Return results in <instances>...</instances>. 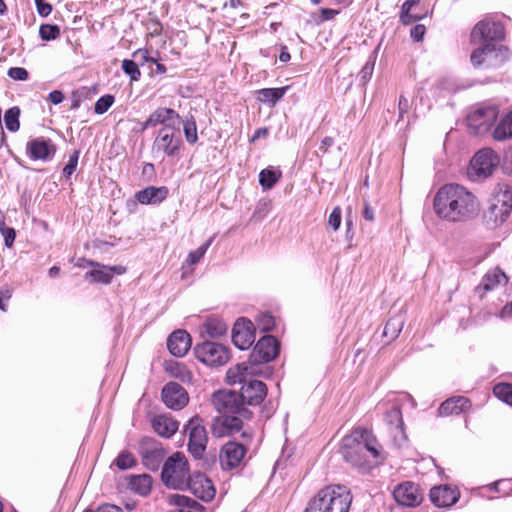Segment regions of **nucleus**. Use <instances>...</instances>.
<instances>
[{"label":"nucleus","instance_id":"nucleus-1","mask_svg":"<svg viewBox=\"0 0 512 512\" xmlns=\"http://www.w3.org/2000/svg\"><path fill=\"white\" fill-rule=\"evenodd\" d=\"M435 214L448 222H462L473 218L480 211V202L466 187L446 184L434 196Z\"/></svg>","mask_w":512,"mask_h":512},{"label":"nucleus","instance_id":"nucleus-2","mask_svg":"<svg viewBox=\"0 0 512 512\" xmlns=\"http://www.w3.org/2000/svg\"><path fill=\"white\" fill-rule=\"evenodd\" d=\"M343 455L356 466L377 464L384 459L381 446L371 432L364 428H357L344 438Z\"/></svg>","mask_w":512,"mask_h":512},{"label":"nucleus","instance_id":"nucleus-3","mask_svg":"<svg viewBox=\"0 0 512 512\" xmlns=\"http://www.w3.org/2000/svg\"><path fill=\"white\" fill-rule=\"evenodd\" d=\"M279 352V342L273 336L262 337L255 345L249 359L236 364L226 373L227 383L230 385L246 380L248 376L260 373L259 364L273 360Z\"/></svg>","mask_w":512,"mask_h":512},{"label":"nucleus","instance_id":"nucleus-4","mask_svg":"<svg viewBox=\"0 0 512 512\" xmlns=\"http://www.w3.org/2000/svg\"><path fill=\"white\" fill-rule=\"evenodd\" d=\"M352 501L353 496L348 487L328 485L309 501L305 512H349Z\"/></svg>","mask_w":512,"mask_h":512},{"label":"nucleus","instance_id":"nucleus-5","mask_svg":"<svg viewBox=\"0 0 512 512\" xmlns=\"http://www.w3.org/2000/svg\"><path fill=\"white\" fill-rule=\"evenodd\" d=\"M163 483L172 489L186 488L190 479L188 462L184 455L175 453L164 463L161 473Z\"/></svg>","mask_w":512,"mask_h":512},{"label":"nucleus","instance_id":"nucleus-6","mask_svg":"<svg viewBox=\"0 0 512 512\" xmlns=\"http://www.w3.org/2000/svg\"><path fill=\"white\" fill-rule=\"evenodd\" d=\"M212 433L216 437L234 436L240 434L244 443H249L253 437V430L245 425L237 416L222 415L214 419Z\"/></svg>","mask_w":512,"mask_h":512},{"label":"nucleus","instance_id":"nucleus-7","mask_svg":"<svg viewBox=\"0 0 512 512\" xmlns=\"http://www.w3.org/2000/svg\"><path fill=\"white\" fill-rule=\"evenodd\" d=\"M512 210V190L507 184H499L494 191L487 217L496 225L502 224Z\"/></svg>","mask_w":512,"mask_h":512},{"label":"nucleus","instance_id":"nucleus-8","mask_svg":"<svg viewBox=\"0 0 512 512\" xmlns=\"http://www.w3.org/2000/svg\"><path fill=\"white\" fill-rule=\"evenodd\" d=\"M182 144L179 125L162 127L153 142L152 151L155 155L174 157Z\"/></svg>","mask_w":512,"mask_h":512},{"label":"nucleus","instance_id":"nucleus-9","mask_svg":"<svg viewBox=\"0 0 512 512\" xmlns=\"http://www.w3.org/2000/svg\"><path fill=\"white\" fill-rule=\"evenodd\" d=\"M499 159L491 149L478 151L470 161L467 175L472 181H481L491 176Z\"/></svg>","mask_w":512,"mask_h":512},{"label":"nucleus","instance_id":"nucleus-10","mask_svg":"<svg viewBox=\"0 0 512 512\" xmlns=\"http://www.w3.org/2000/svg\"><path fill=\"white\" fill-rule=\"evenodd\" d=\"M196 358L207 366H222L230 359V353L226 346L205 341L194 348Z\"/></svg>","mask_w":512,"mask_h":512},{"label":"nucleus","instance_id":"nucleus-11","mask_svg":"<svg viewBox=\"0 0 512 512\" xmlns=\"http://www.w3.org/2000/svg\"><path fill=\"white\" fill-rule=\"evenodd\" d=\"M504 36L503 25L491 20L479 21L471 31V41L473 43H498L504 39Z\"/></svg>","mask_w":512,"mask_h":512},{"label":"nucleus","instance_id":"nucleus-12","mask_svg":"<svg viewBox=\"0 0 512 512\" xmlns=\"http://www.w3.org/2000/svg\"><path fill=\"white\" fill-rule=\"evenodd\" d=\"M211 402L218 412L249 414L244 408L240 394L232 390H219L213 393Z\"/></svg>","mask_w":512,"mask_h":512},{"label":"nucleus","instance_id":"nucleus-13","mask_svg":"<svg viewBox=\"0 0 512 512\" xmlns=\"http://www.w3.org/2000/svg\"><path fill=\"white\" fill-rule=\"evenodd\" d=\"M252 377L253 376H248L246 380L236 382L234 385H242L239 394L244 405L257 406L261 404L266 397L267 387L262 381L253 379Z\"/></svg>","mask_w":512,"mask_h":512},{"label":"nucleus","instance_id":"nucleus-14","mask_svg":"<svg viewBox=\"0 0 512 512\" xmlns=\"http://www.w3.org/2000/svg\"><path fill=\"white\" fill-rule=\"evenodd\" d=\"M247 443L227 442L220 450L219 461L224 470H232L239 467L246 455Z\"/></svg>","mask_w":512,"mask_h":512},{"label":"nucleus","instance_id":"nucleus-15","mask_svg":"<svg viewBox=\"0 0 512 512\" xmlns=\"http://www.w3.org/2000/svg\"><path fill=\"white\" fill-rule=\"evenodd\" d=\"M186 431L189 434V452L195 458L200 459L205 452L208 441L206 429L199 423L198 419H192L186 426Z\"/></svg>","mask_w":512,"mask_h":512},{"label":"nucleus","instance_id":"nucleus-16","mask_svg":"<svg viewBox=\"0 0 512 512\" xmlns=\"http://www.w3.org/2000/svg\"><path fill=\"white\" fill-rule=\"evenodd\" d=\"M232 341L240 350L251 347L255 341L254 324L246 318H239L232 329Z\"/></svg>","mask_w":512,"mask_h":512},{"label":"nucleus","instance_id":"nucleus-17","mask_svg":"<svg viewBox=\"0 0 512 512\" xmlns=\"http://www.w3.org/2000/svg\"><path fill=\"white\" fill-rule=\"evenodd\" d=\"M396 502L402 506L416 507L423 501V493L419 486L407 481L399 484L393 491Z\"/></svg>","mask_w":512,"mask_h":512},{"label":"nucleus","instance_id":"nucleus-18","mask_svg":"<svg viewBox=\"0 0 512 512\" xmlns=\"http://www.w3.org/2000/svg\"><path fill=\"white\" fill-rule=\"evenodd\" d=\"M56 152L55 145L50 139L38 137L27 142L26 153L33 160L47 161L51 159Z\"/></svg>","mask_w":512,"mask_h":512},{"label":"nucleus","instance_id":"nucleus-19","mask_svg":"<svg viewBox=\"0 0 512 512\" xmlns=\"http://www.w3.org/2000/svg\"><path fill=\"white\" fill-rule=\"evenodd\" d=\"M162 399L167 407L171 409H181L188 403V394L179 384L170 382L162 389Z\"/></svg>","mask_w":512,"mask_h":512},{"label":"nucleus","instance_id":"nucleus-20","mask_svg":"<svg viewBox=\"0 0 512 512\" xmlns=\"http://www.w3.org/2000/svg\"><path fill=\"white\" fill-rule=\"evenodd\" d=\"M186 487H188L197 498L203 501L212 500L216 493L211 480L200 473L190 477Z\"/></svg>","mask_w":512,"mask_h":512},{"label":"nucleus","instance_id":"nucleus-21","mask_svg":"<svg viewBox=\"0 0 512 512\" xmlns=\"http://www.w3.org/2000/svg\"><path fill=\"white\" fill-rule=\"evenodd\" d=\"M87 264L94 267V269L87 272L85 278L102 284H109L114 273L120 275L125 272L122 266H105L93 261H87Z\"/></svg>","mask_w":512,"mask_h":512},{"label":"nucleus","instance_id":"nucleus-22","mask_svg":"<svg viewBox=\"0 0 512 512\" xmlns=\"http://www.w3.org/2000/svg\"><path fill=\"white\" fill-rule=\"evenodd\" d=\"M459 497V491L448 485L434 487L430 491V499L437 507H450L458 501Z\"/></svg>","mask_w":512,"mask_h":512},{"label":"nucleus","instance_id":"nucleus-23","mask_svg":"<svg viewBox=\"0 0 512 512\" xmlns=\"http://www.w3.org/2000/svg\"><path fill=\"white\" fill-rule=\"evenodd\" d=\"M192 344L191 336L185 330L174 331L167 340L170 353L176 357H183L189 351Z\"/></svg>","mask_w":512,"mask_h":512},{"label":"nucleus","instance_id":"nucleus-24","mask_svg":"<svg viewBox=\"0 0 512 512\" xmlns=\"http://www.w3.org/2000/svg\"><path fill=\"white\" fill-rule=\"evenodd\" d=\"M486 67H497L505 63L510 58L509 49L498 43L486 44Z\"/></svg>","mask_w":512,"mask_h":512},{"label":"nucleus","instance_id":"nucleus-25","mask_svg":"<svg viewBox=\"0 0 512 512\" xmlns=\"http://www.w3.org/2000/svg\"><path fill=\"white\" fill-rule=\"evenodd\" d=\"M168 189L165 186H149L135 195L137 201L143 205H155L163 202L168 196Z\"/></svg>","mask_w":512,"mask_h":512},{"label":"nucleus","instance_id":"nucleus-26","mask_svg":"<svg viewBox=\"0 0 512 512\" xmlns=\"http://www.w3.org/2000/svg\"><path fill=\"white\" fill-rule=\"evenodd\" d=\"M179 120V114L175 110L160 107L150 114L148 124H152L154 127L157 125H163V127L178 126Z\"/></svg>","mask_w":512,"mask_h":512},{"label":"nucleus","instance_id":"nucleus-27","mask_svg":"<svg viewBox=\"0 0 512 512\" xmlns=\"http://www.w3.org/2000/svg\"><path fill=\"white\" fill-rule=\"evenodd\" d=\"M152 427L159 436L170 438L177 432L179 423L167 415H157L152 420Z\"/></svg>","mask_w":512,"mask_h":512},{"label":"nucleus","instance_id":"nucleus-28","mask_svg":"<svg viewBox=\"0 0 512 512\" xmlns=\"http://www.w3.org/2000/svg\"><path fill=\"white\" fill-rule=\"evenodd\" d=\"M470 407V401L462 396L453 397L444 401L439 409V415L448 416L453 414H460Z\"/></svg>","mask_w":512,"mask_h":512},{"label":"nucleus","instance_id":"nucleus-29","mask_svg":"<svg viewBox=\"0 0 512 512\" xmlns=\"http://www.w3.org/2000/svg\"><path fill=\"white\" fill-rule=\"evenodd\" d=\"M228 324L222 319L211 317L202 325V333H206L208 337L219 338L226 335Z\"/></svg>","mask_w":512,"mask_h":512},{"label":"nucleus","instance_id":"nucleus-30","mask_svg":"<svg viewBox=\"0 0 512 512\" xmlns=\"http://www.w3.org/2000/svg\"><path fill=\"white\" fill-rule=\"evenodd\" d=\"M288 86L280 88H263L257 91V100L270 105L271 107L283 98L288 90Z\"/></svg>","mask_w":512,"mask_h":512},{"label":"nucleus","instance_id":"nucleus-31","mask_svg":"<svg viewBox=\"0 0 512 512\" xmlns=\"http://www.w3.org/2000/svg\"><path fill=\"white\" fill-rule=\"evenodd\" d=\"M128 485L131 490L141 496L149 494L152 486V479L149 475H133L129 478Z\"/></svg>","mask_w":512,"mask_h":512},{"label":"nucleus","instance_id":"nucleus-32","mask_svg":"<svg viewBox=\"0 0 512 512\" xmlns=\"http://www.w3.org/2000/svg\"><path fill=\"white\" fill-rule=\"evenodd\" d=\"M507 282V277L500 269H493L485 274L482 279L481 287L485 291H490L495 289L497 286L501 284H505Z\"/></svg>","mask_w":512,"mask_h":512},{"label":"nucleus","instance_id":"nucleus-33","mask_svg":"<svg viewBox=\"0 0 512 512\" xmlns=\"http://www.w3.org/2000/svg\"><path fill=\"white\" fill-rule=\"evenodd\" d=\"M497 118V110L494 107H487L477 110L470 118L471 121L479 122V126L490 127Z\"/></svg>","mask_w":512,"mask_h":512},{"label":"nucleus","instance_id":"nucleus-34","mask_svg":"<svg viewBox=\"0 0 512 512\" xmlns=\"http://www.w3.org/2000/svg\"><path fill=\"white\" fill-rule=\"evenodd\" d=\"M386 421L392 428H394L395 436L399 435L402 439H406L403 428L404 423L402 413L399 408L394 407L389 410L386 414Z\"/></svg>","mask_w":512,"mask_h":512},{"label":"nucleus","instance_id":"nucleus-35","mask_svg":"<svg viewBox=\"0 0 512 512\" xmlns=\"http://www.w3.org/2000/svg\"><path fill=\"white\" fill-rule=\"evenodd\" d=\"M509 137H512V111L501 120L494 130L496 140H504Z\"/></svg>","mask_w":512,"mask_h":512},{"label":"nucleus","instance_id":"nucleus-36","mask_svg":"<svg viewBox=\"0 0 512 512\" xmlns=\"http://www.w3.org/2000/svg\"><path fill=\"white\" fill-rule=\"evenodd\" d=\"M420 3V0H407L403 3L401 9V22L404 25H409L412 22L419 20L421 18L420 15L413 13V7L417 6Z\"/></svg>","mask_w":512,"mask_h":512},{"label":"nucleus","instance_id":"nucleus-37","mask_svg":"<svg viewBox=\"0 0 512 512\" xmlns=\"http://www.w3.org/2000/svg\"><path fill=\"white\" fill-rule=\"evenodd\" d=\"M281 172L275 169H263L259 174L260 185L264 189H271L279 180Z\"/></svg>","mask_w":512,"mask_h":512},{"label":"nucleus","instance_id":"nucleus-38","mask_svg":"<svg viewBox=\"0 0 512 512\" xmlns=\"http://www.w3.org/2000/svg\"><path fill=\"white\" fill-rule=\"evenodd\" d=\"M20 109L16 106L11 107L5 112L4 123L10 132H17L20 128L19 122Z\"/></svg>","mask_w":512,"mask_h":512},{"label":"nucleus","instance_id":"nucleus-39","mask_svg":"<svg viewBox=\"0 0 512 512\" xmlns=\"http://www.w3.org/2000/svg\"><path fill=\"white\" fill-rule=\"evenodd\" d=\"M143 464L150 470H156L161 462V452L159 450H145L142 453Z\"/></svg>","mask_w":512,"mask_h":512},{"label":"nucleus","instance_id":"nucleus-40","mask_svg":"<svg viewBox=\"0 0 512 512\" xmlns=\"http://www.w3.org/2000/svg\"><path fill=\"white\" fill-rule=\"evenodd\" d=\"M493 393L498 399L512 406V384L499 383L494 386Z\"/></svg>","mask_w":512,"mask_h":512},{"label":"nucleus","instance_id":"nucleus-41","mask_svg":"<svg viewBox=\"0 0 512 512\" xmlns=\"http://www.w3.org/2000/svg\"><path fill=\"white\" fill-rule=\"evenodd\" d=\"M213 241V238H210L207 240L204 244H202L199 248H197L194 251H191L188 254V257L186 259V263L190 265H194L198 263L206 254L208 248L210 247L211 243Z\"/></svg>","mask_w":512,"mask_h":512},{"label":"nucleus","instance_id":"nucleus-42","mask_svg":"<svg viewBox=\"0 0 512 512\" xmlns=\"http://www.w3.org/2000/svg\"><path fill=\"white\" fill-rule=\"evenodd\" d=\"M122 70L124 71V73L126 75H128L130 77V79L132 81H137L141 76L140 70L138 68V64L134 60H127V59L123 60L122 61Z\"/></svg>","mask_w":512,"mask_h":512},{"label":"nucleus","instance_id":"nucleus-43","mask_svg":"<svg viewBox=\"0 0 512 512\" xmlns=\"http://www.w3.org/2000/svg\"><path fill=\"white\" fill-rule=\"evenodd\" d=\"M39 34L43 40H54L59 37L60 29L56 25L43 24L40 26Z\"/></svg>","mask_w":512,"mask_h":512},{"label":"nucleus","instance_id":"nucleus-44","mask_svg":"<svg viewBox=\"0 0 512 512\" xmlns=\"http://www.w3.org/2000/svg\"><path fill=\"white\" fill-rule=\"evenodd\" d=\"M114 463L119 469L125 470L135 465V459L131 453L124 451L118 455Z\"/></svg>","mask_w":512,"mask_h":512},{"label":"nucleus","instance_id":"nucleus-45","mask_svg":"<svg viewBox=\"0 0 512 512\" xmlns=\"http://www.w3.org/2000/svg\"><path fill=\"white\" fill-rule=\"evenodd\" d=\"M114 103V97L110 94H106L100 97L94 106V111L96 114H104Z\"/></svg>","mask_w":512,"mask_h":512},{"label":"nucleus","instance_id":"nucleus-46","mask_svg":"<svg viewBox=\"0 0 512 512\" xmlns=\"http://www.w3.org/2000/svg\"><path fill=\"white\" fill-rule=\"evenodd\" d=\"M376 54L377 51H374V53L369 57L368 61L360 71V78L363 82H367L372 76L376 61Z\"/></svg>","mask_w":512,"mask_h":512},{"label":"nucleus","instance_id":"nucleus-47","mask_svg":"<svg viewBox=\"0 0 512 512\" xmlns=\"http://www.w3.org/2000/svg\"><path fill=\"white\" fill-rule=\"evenodd\" d=\"M184 134L187 142L194 144L198 140L197 127L194 120H187L184 123Z\"/></svg>","mask_w":512,"mask_h":512},{"label":"nucleus","instance_id":"nucleus-48","mask_svg":"<svg viewBox=\"0 0 512 512\" xmlns=\"http://www.w3.org/2000/svg\"><path fill=\"white\" fill-rule=\"evenodd\" d=\"M403 327V322L401 320L397 319H390L385 326L384 329V335L391 336V337H397L398 334L401 332Z\"/></svg>","mask_w":512,"mask_h":512},{"label":"nucleus","instance_id":"nucleus-49","mask_svg":"<svg viewBox=\"0 0 512 512\" xmlns=\"http://www.w3.org/2000/svg\"><path fill=\"white\" fill-rule=\"evenodd\" d=\"M486 56V44H483V46L475 49L471 54V62L473 66H485V57Z\"/></svg>","mask_w":512,"mask_h":512},{"label":"nucleus","instance_id":"nucleus-50","mask_svg":"<svg viewBox=\"0 0 512 512\" xmlns=\"http://www.w3.org/2000/svg\"><path fill=\"white\" fill-rule=\"evenodd\" d=\"M257 325L261 330L269 331L274 327L275 321L272 315L263 313L257 318Z\"/></svg>","mask_w":512,"mask_h":512},{"label":"nucleus","instance_id":"nucleus-51","mask_svg":"<svg viewBox=\"0 0 512 512\" xmlns=\"http://www.w3.org/2000/svg\"><path fill=\"white\" fill-rule=\"evenodd\" d=\"M79 152L74 151L73 154L70 155L69 160L65 167L63 168V175L65 177H70L77 168L78 165Z\"/></svg>","mask_w":512,"mask_h":512},{"label":"nucleus","instance_id":"nucleus-52","mask_svg":"<svg viewBox=\"0 0 512 512\" xmlns=\"http://www.w3.org/2000/svg\"><path fill=\"white\" fill-rule=\"evenodd\" d=\"M133 58L137 62V64L143 65L148 62H156L154 57L149 55L148 50L146 49H138L133 53Z\"/></svg>","mask_w":512,"mask_h":512},{"label":"nucleus","instance_id":"nucleus-53","mask_svg":"<svg viewBox=\"0 0 512 512\" xmlns=\"http://www.w3.org/2000/svg\"><path fill=\"white\" fill-rule=\"evenodd\" d=\"M8 76L14 80L24 81L28 79V71L22 67H12L8 70Z\"/></svg>","mask_w":512,"mask_h":512},{"label":"nucleus","instance_id":"nucleus-54","mask_svg":"<svg viewBox=\"0 0 512 512\" xmlns=\"http://www.w3.org/2000/svg\"><path fill=\"white\" fill-rule=\"evenodd\" d=\"M328 224L333 228L334 231L338 230L341 224V209L339 207H335L328 220Z\"/></svg>","mask_w":512,"mask_h":512},{"label":"nucleus","instance_id":"nucleus-55","mask_svg":"<svg viewBox=\"0 0 512 512\" xmlns=\"http://www.w3.org/2000/svg\"><path fill=\"white\" fill-rule=\"evenodd\" d=\"M0 233L4 237L5 245L8 248H11L13 246V243H14V240L16 237L15 230L10 227H4V229L0 230Z\"/></svg>","mask_w":512,"mask_h":512},{"label":"nucleus","instance_id":"nucleus-56","mask_svg":"<svg viewBox=\"0 0 512 512\" xmlns=\"http://www.w3.org/2000/svg\"><path fill=\"white\" fill-rule=\"evenodd\" d=\"M37 12L42 17H47L52 12V6L45 0H35Z\"/></svg>","mask_w":512,"mask_h":512},{"label":"nucleus","instance_id":"nucleus-57","mask_svg":"<svg viewBox=\"0 0 512 512\" xmlns=\"http://www.w3.org/2000/svg\"><path fill=\"white\" fill-rule=\"evenodd\" d=\"M409 108H410V104H409L408 99L405 96L401 95L399 97V102H398L399 121L401 119H403L404 115L409 111Z\"/></svg>","mask_w":512,"mask_h":512},{"label":"nucleus","instance_id":"nucleus-58","mask_svg":"<svg viewBox=\"0 0 512 512\" xmlns=\"http://www.w3.org/2000/svg\"><path fill=\"white\" fill-rule=\"evenodd\" d=\"M321 18L319 23L324 21L332 20L335 16L339 14V10L330 9V8H321L320 9Z\"/></svg>","mask_w":512,"mask_h":512},{"label":"nucleus","instance_id":"nucleus-59","mask_svg":"<svg viewBox=\"0 0 512 512\" xmlns=\"http://www.w3.org/2000/svg\"><path fill=\"white\" fill-rule=\"evenodd\" d=\"M425 31V26L422 24H418L411 29L410 35L415 41H421L423 39Z\"/></svg>","mask_w":512,"mask_h":512},{"label":"nucleus","instance_id":"nucleus-60","mask_svg":"<svg viewBox=\"0 0 512 512\" xmlns=\"http://www.w3.org/2000/svg\"><path fill=\"white\" fill-rule=\"evenodd\" d=\"M497 316L502 320L512 319V301L507 303L497 314Z\"/></svg>","mask_w":512,"mask_h":512},{"label":"nucleus","instance_id":"nucleus-61","mask_svg":"<svg viewBox=\"0 0 512 512\" xmlns=\"http://www.w3.org/2000/svg\"><path fill=\"white\" fill-rule=\"evenodd\" d=\"M49 99L53 104L57 105V104H60L64 100V95L61 91L54 90V91L50 92Z\"/></svg>","mask_w":512,"mask_h":512},{"label":"nucleus","instance_id":"nucleus-62","mask_svg":"<svg viewBox=\"0 0 512 512\" xmlns=\"http://www.w3.org/2000/svg\"><path fill=\"white\" fill-rule=\"evenodd\" d=\"M362 216L367 221H373L374 220V210L370 207L368 202L364 203V209L362 212Z\"/></svg>","mask_w":512,"mask_h":512},{"label":"nucleus","instance_id":"nucleus-63","mask_svg":"<svg viewBox=\"0 0 512 512\" xmlns=\"http://www.w3.org/2000/svg\"><path fill=\"white\" fill-rule=\"evenodd\" d=\"M96 512H122V510L120 507H118L116 505L104 504V505L99 506L96 509Z\"/></svg>","mask_w":512,"mask_h":512},{"label":"nucleus","instance_id":"nucleus-64","mask_svg":"<svg viewBox=\"0 0 512 512\" xmlns=\"http://www.w3.org/2000/svg\"><path fill=\"white\" fill-rule=\"evenodd\" d=\"M334 144V139L332 137H325L319 146V151L322 153H326L328 148Z\"/></svg>","mask_w":512,"mask_h":512}]
</instances>
